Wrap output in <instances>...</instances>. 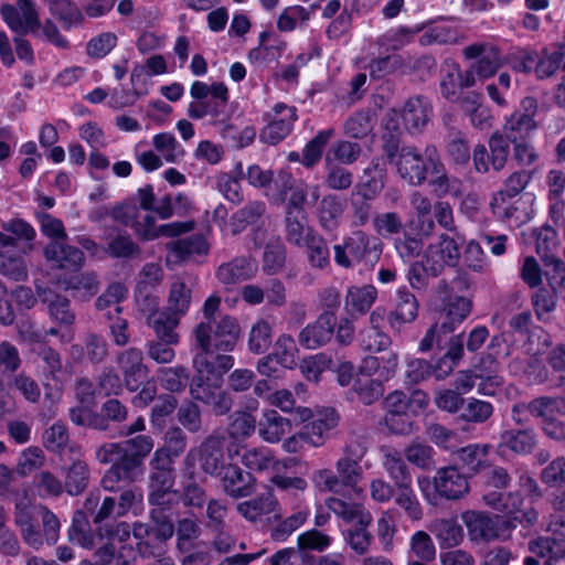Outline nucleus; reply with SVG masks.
<instances>
[{
    "mask_svg": "<svg viewBox=\"0 0 565 565\" xmlns=\"http://www.w3.org/2000/svg\"><path fill=\"white\" fill-rule=\"evenodd\" d=\"M309 509H300L279 522L271 531V537L275 541L282 542L298 530L308 519Z\"/></svg>",
    "mask_w": 565,
    "mask_h": 565,
    "instance_id": "e2e57ef3",
    "label": "nucleus"
},
{
    "mask_svg": "<svg viewBox=\"0 0 565 565\" xmlns=\"http://www.w3.org/2000/svg\"><path fill=\"white\" fill-rule=\"evenodd\" d=\"M89 481V468L87 463L77 458L65 468L64 487L68 494L77 495L82 493Z\"/></svg>",
    "mask_w": 565,
    "mask_h": 565,
    "instance_id": "4c0bfd02",
    "label": "nucleus"
},
{
    "mask_svg": "<svg viewBox=\"0 0 565 565\" xmlns=\"http://www.w3.org/2000/svg\"><path fill=\"white\" fill-rule=\"evenodd\" d=\"M0 14L8 28L18 34H35L41 29V21L32 0H17V6L3 4Z\"/></svg>",
    "mask_w": 565,
    "mask_h": 565,
    "instance_id": "f8f14e48",
    "label": "nucleus"
},
{
    "mask_svg": "<svg viewBox=\"0 0 565 565\" xmlns=\"http://www.w3.org/2000/svg\"><path fill=\"white\" fill-rule=\"evenodd\" d=\"M418 315V302L415 296L406 288L397 289V302L395 309L388 316L392 329H399L403 324L409 323Z\"/></svg>",
    "mask_w": 565,
    "mask_h": 565,
    "instance_id": "bb28decb",
    "label": "nucleus"
},
{
    "mask_svg": "<svg viewBox=\"0 0 565 565\" xmlns=\"http://www.w3.org/2000/svg\"><path fill=\"white\" fill-rule=\"evenodd\" d=\"M377 298V290L372 285L352 286L345 296V308L351 315H364Z\"/></svg>",
    "mask_w": 565,
    "mask_h": 565,
    "instance_id": "7c9ffc66",
    "label": "nucleus"
},
{
    "mask_svg": "<svg viewBox=\"0 0 565 565\" xmlns=\"http://www.w3.org/2000/svg\"><path fill=\"white\" fill-rule=\"evenodd\" d=\"M337 317L332 311L322 312L315 323L308 324L299 334V342L307 349H317L329 342L334 332Z\"/></svg>",
    "mask_w": 565,
    "mask_h": 565,
    "instance_id": "412c9836",
    "label": "nucleus"
},
{
    "mask_svg": "<svg viewBox=\"0 0 565 565\" xmlns=\"http://www.w3.org/2000/svg\"><path fill=\"white\" fill-rule=\"evenodd\" d=\"M127 288L125 285L120 282L111 284L103 295H100L96 300V308L99 311L106 310L105 316L108 319H113L114 315H118L120 312L119 303L127 296Z\"/></svg>",
    "mask_w": 565,
    "mask_h": 565,
    "instance_id": "c03bdc74",
    "label": "nucleus"
},
{
    "mask_svg": "<svg viewBox=\"0 0 565 565\" xmlns=\"http://www.w3.org/2000/svg\"><path fill=\"white\" fill-rule=\"evenodd\" d=\"M41 232L52 241L44 248L45 259L52 266L76 271L84 265V254L77 247L65 244L67 234L63 222L49 213H39Z\"/></svg>",
    "mask_w": 565,
    "mask_h": 565,
    "instance_id": "f03ea898",
    "label": "nucleus"
},
{
    "mask_svg": "<svg viewBox=\"0 0 565 565\" xmlns=\"http://www.w3.org/2000/svg\"><path fill=\"white\" fill-rule=\"evenodd\" d=\"M168 250L167 264H180L196 257L205 256L210 246L205 237L201 234H194L184 238H179L167 243Z\"/></svg>",
    "mask_w": 565,
    "mask_h": 565,
    "instance_id": "f3484780",
    "label": "nucleus"
},
{
    "mask_svg": "<svg viewBox=\"0 0 565 565\" xmlns=\"http://www.w3.org/2000/svg\"><path fill=\"white\" fill-rule=\"evenodd\" d=\"M339 422V416L333 408H321L316 412V416L306 429L308 444L313 447L322 446Z\"/></svg>",
    "mask_w": 565,
    "mask_h": 565,
    "instance_id": "4be33fe9",
    "label": "nucleus"
},
{
    "mask_svg": "<svg viewBox=\"0 0 565 565\" xmlns=\"http://www.w3.org/2000/svg\"><path fill=\"white\" fill-rule=\"evenodd\" d=\"M306 248L307 259L312 268L326 269L330 265V250L326 239L317 234L301 246Z\"/></svg>",
    "mask_w": 565,
    "mask_h": 565,
    "instance_id": "09e8293b",
    "label": "nucleus"
},
{
    "mask_svg": "<svg viewBox=\"0 0 565 565\" xmlns=\"http://www.w3.org/2000/svg\"><path fill=\"white\" fill-rule=\"evenodd\" d=\"M258 273V263L252 256H236L216 269L217 280L225 287L252 280Z\"/></svg>",
    "mask_w": 565,
    "mask_h": 565,
    "instance_id": "2eb2a0df",
    "label": "nucleus"
},
{
    "mask_svg": "<svg viewBox=\"0 0 565 565\" xmlns=\"http://www.w3.org/2000/svg\"><path fill=\"white\" fill-rule=\"evenodd\" d=\"M364 175L366 180L355 186L354 193L364 200H374L385 185L386 170L383 164L373 161L364 170Z\"/></svg>",
    "mask_w": 565,
    "mask_h": 565,
    "instance_id": "c756f323",
    "label": "nucleus"
},
{
    "mask_svg": "<svg viewBox=\"0 0 565 565\" xmlns=\"http://www.w3.org/2000/svg\"><path fill=\"white\" fill-rule=\"evenodd\" d=\"M42 300L49 305V312L53 320L70 326L74 322L75 316L70 309V301L51 290H44Z\"/></svg>",
    "mask_w": 565,
    "mask_h": 565,
    "instance_id": "8fccbe9b",
    "label": "nucleus"
},
{
    "mask_svg": "<svg viewBox=\"0 0 565 565\" xmlns=\"http://www.w3.org/2000/svg\"><path fill=\"white\" fill-rule=\"evenodd\" d=\"M286 259V248L280 241L269 242L264 250L263 270L268 275L279 273Z\"/></svg>",
    "mask_w": 565,
    "mask_h": 565,
    "instance_id": "bf43d9fd",
    "label": "nucleus"
},
{
    "mask_svg": "<svg viewBox=\"0 0 565 565\" xmlns=\"http://www.w3.org/2000/svg\"><path fill=\"white\" fill-rule=\"evenodd\" d=\"M369 246V235L363 231H354L344 236L341 244L333 246L334 262L340 267L351 268L365 257Z\"/></svg>",
    "mask_w": 565,
    "mask_h": 565,
    "instance_id": "4468645a",
    "label": "nucleus"
},
{
    "mask_svg": "<svg viewBox=\"0 0 565 565\" xmlns=\"http://www.w3.org/2000/svg\"><path fill=\"white\" fill-rule=\"evenodd\" d=\"M383 467L397 488L411 486L412 477L401 454L395 449H386L383 457Z\"/></svg>",
    "mask_w": 565,
    "mask_h": 565,
    "instance_id": "58836bf2",
    "label": "nucleus"
},
{
    "mask_svg": "<svg viewBox=\"0 0 565 565\" xmlns=\"http://www.w3.org/2000/svg\"><path fill=\"white\" fill-rule=\"evenodd\" d=\"M472 302L470 299L461 296L450 297L446 307V320L441 323L444 333L452 332L470 315Z\"/></svg>",
    "mask_w": 565,
    "mask_h": 565,
    "instance_id": "c9c22d12",
    "label": "nucleus"
},
{
    "mask_svg": "<svg viewBox=\"0 0 565 565\" xmlns=\"http://www.w3.org/2000/svg\"><path fill=\"white\" fill-rule=\"evenodd\" d=\"M117 363L122 373L126 388L130 392L137 391L140 382L148 374V367L143 363L141 350L130 348L122 351L117 356Z\"/></svg>",
    "mask_w": 565,
    "mask_h": 565,
    "instance_id": "aec40b11",
    "label": "nucleus"
},
{
    "mask_svg": "<svg viewBox=\"0 0 565 565\" xmlns=\"http://www.w3.org/2000/svg\"><path fill=\"white\" fill-rule=\"evenodd\" d=\"M431 113V105L426 98L420 96L411 97L405 102L401 111L391 110L386 127L397 130L399 127L398 118L401 117L405 129L411 134H416L422 131L429 122Z\"/></svg>",
    "mask_w": 565,
    "mask_h": 565,
    "instance_id": "9d476101",
    "label": "nucleus"
},
{
    "mask_svg": "<svg viewBox=\"0 0 565 565\" xmlns=\"http://www.w3.org/2000/svg\"><path fill=\"white\" fill-rule=\"evenodd\" d=\"M551 535L539 536L527 544V550L545 561L546 565L565 558V520L550 524Z\"/></svg>",
    "mask_w": 565,
    "mask_h": 565,
    "instance_id": "ddd939ff",
    "label": "nucleus"
},
{
    "mask_svg": "<svg viewBox=\"0 0 565 565\" xmlns=\"http://www.w3.org/2000/svg\"><path fill=\"white\" fill-rule=\"evenodd\" d=\"M335 468L342 487L350 488L358 495L362 494L363 489L359 487L362 468L359 461L345 456L337 461Z\"/></svg>",
    "mask_w": 565,
    "mask_h": 565,
    "instance_id": "a19ab883",
    "label": "nucleus"
},
{
    "mask_svg": "<svg viewBox=\"0 0 565 565\" xmlns=\"http://www.w3.org/2000/svg\"><path fill=\"white\" fill-rule=\"evenodd\" d=\"M192 290L180 279L174 280L170 286L167 310L179 317H184L190 308Z\"/></svg>",
    "mask_w": 565,
    "mask_h": 565,
    "instance_id": "79ce46f5",
    "label": "nucleus"
},
{
    "mask_svg": "<svg viewBox=\"0 0 565 565\" xmlns=\"http://www.w3.org/2000/svg\"><path fill=\"white\" fill-rule=\"evenodd\" d=\"M224 443L221 438L209 437L199 448L191 449L186 455L189 463L198 461L209 475H217L223 467Z\"/></svg>",
    "mask_w": 565,
    "mask_h": 565,
    "instance_id": "6ab92c4d",
    "label": "nucleus"
},
{
    "mask_svg": "<svg viewBox=\"0 0 565 565\" xmlns=\"http://www.w3.org/2000/svg\"><path fill=\"white\" fill-rule=\"evenodd\" d=\"M310 19V12L301 6H290L284 9L277 20V29L281 32H291L299 22Z\"/></svg>",
    "mask_w": 565,
    "mask_h": 565,
    "instance_id": "69168bd1",
    "label": "nucleus"
},
{
    "mask_svg": "<svg viewBox=\"0 0 565 565\" xmlns=\"http://www.w3.org/2000/svg\"><path fill=\"white\" fill-rule=\"evenodd\" d=\"M536 445L535 434L531 429L504 430L500 436L497 451L504 456L508 451L520 455L530 454Z\"/></svg>",
    "mask_w": 565,
    "mask_h": 565,
    "instance_id": "393cba45",
    "label": "nucleus"
},
{
    "mask_svg": "<svg viewBox=\"0 0 565 565\" xmlns=\"http://www.w3.org/2000/svg\"><path fill=\"white\" fill-rule=\"evenodd\" d=\"M291 430V422L275 409H265L258 423V435L267 443L276 444Z\"/></svg>",
    "mask_w": 565,
    "mask_h": 565,
    "instance_id": "a878e982",
    "label": "nucleus"
},
{
    "mask_svg": "<svg viewBox=\"0 0 565 565\" xmlns=\"http://www.w3.org/2000/svg\"><path fill=\"white\" fill-rule=\"evenodd\" d=\"M417 484L427 501H431L435 493L447 500H458L469 492L467 477L455 466L438 469L433 482L428 477H420Z\"/></svg>",
    "mask_w": 565,
    "mask_h": 565,
    "instance_id": "0eeeda50",
    "label": "nucleus"
},
{
    "mask_svg": "<svg viewBox=\"0 0 565 565\" xmlns=\"http://www.w3.org/2000/svg\"><path fill=\"white\" fill-rule=\"evenodd\" d=\"M238 321L224 316L218 321H201L194 329L195 343L205 353L232 351L239 338Z\"/></svg>",
    "mask_w": 565,
    "mask_h": 565,
    "instance_id": "39448f33",
    "label": "nucleus"
},
{
    "mask_svg": "<svg viewBox=\"0 0 565 565\" xmlns=\"http://www.w3.org/2000/svg\"><path fill=\"white\" fill-rule=\"evenodd\" d=\"M409 548L414 557L422 563H430L436 558L435 544L425 531H416L409 539Z\"/></svg>",
    "mask_w": 565,
    "mask_h": 565,
    "instance_id": "5fc2aeb1",
    "label": "nucleus"
},
{
    "mask_svg": "<svg viewBox=\"0 0 565 565\" xmlns=\"http://www.w3.org/2000/svg\"><path fill=\"white\" fill-rule=\"evenodd\" d=\"M328 509L345 523H355V529H349L345 541L358 554H364L370 546L371 535L367 526L372 522V515L362 503L347 502L337 497L326 500Z\"/></svg>",
    "mask_w": 565,
    "mask_h": 565,
    "instance_id": "20e7f679",
    "label": "nucleus"
},
{
    "mask_svg": "<svg viewBox=\"0 0 565 565\" xmlns=\"http://www.w3.org/2000/svg\"><path fill=\"white\" fill-rule=\"evenodd\" d=\"M469 540L473 543L505 541L515 524L511 518L490 515L482 511H466L461 514Z\"/></svg>",
    "mask_w": 565,
    "mask_h": 565,
    "instance_id": "423d86ee",
    "label": "nucleus"
},
{
    "mask_svg": "<svg viewBox=\"0 0 565 565\" xmlns=\"http://www.w3.org/2000/svg\"><path fill=\"white\" fill-rule=\"evenodd\" d=\"M45 456L41 448L30 446L23 449L18 458L15 472L20 476H28L44 465Z\"/></svg>",
    "mask_w": 565,
    "mask_h": 565,
    "instance_id": "0e129e2a",
    "label": "nucleus"
},
{
    "mask_svg": "<svg viewBox=\"0 0 565 565\" xmlns=\"http://www.w3.org/2000/svg\"><path fill=\"white\" fill-rule=\"evenodd\" d=\"M271 354L279 365L286 369H294L297 363L298 354L294 338L289 334H280L275 342Z\"/></svg>",
    "mask_w": 565,
    "mask_h": 565,
    "instance_id": "864d4df0",
    "label": "nucleus"
},
{
    "mask_svg": "<svg viewBox=\"0 0 565 565\" xmlns=\"http://www.w3.org/2000/svg\"><path fill=\"white\" fill-rule=\"evenodd\" d=\"M242 462L250 470L263 471L274 468L276 460L268 447L246 448L242 454Z\"/></svg>",
    "mask_w": 565,
    "mask_h": 565,
    "instance_id": "3c124183",
    "label": "nucleus"
},
{
    "mask_svg": "<svg viewBox=\"0 0 565 565\" xmlns=\"http://www.w3.org/2000/svg\"><path fill=\"white\" fill-rule=\"evenodd\" d=\"M492 213L502 221L520 225L531 218L529 201L523 196L494 194L490 203Z\"/></svg>",
    "mask_w": 565,
    "mask_h": 565,
    "instance_id": "a211bd4d",
    "label": "nucleus"
},
{
    "mask_svg": "<svg viewBox=\"0 0 565 565\" xmlns=\"http://www.w3.org/2000/svg\"><path fill=\"white\" fill-rule=\"evenodd\" d=\"M204 363L202 358L195 362V375L190 384V394L194 399L211 405L214 413L226 414L232 407V398L222 391L223 380L220 379V374H212L209 377L210 382H204Z\"/></svg>",
    "mask_w": 565,
    "mask_h": 565,
    "instance_id": "6e6552de",
    "label": "nucleus"
},
{
    "mask_svg": "<svg viewBox=\"0 0 565 565\" xmlns=\"http://www.w3.org/2000/svg\"><path fill=\"white\" fill-rule=\"evenodd\" d=\"M152 145L168 163L179 162L184 157V149L175 137L169 132L157 134L152 138Z\"/></svg>",
    "mask_w": 565,
    "mask_h": 565,
    "instance_id": "49530a36",
    "label": "nucleus"
},
{
    "mask_svg": "<svg viewBox=\"0 0 565 565\" xmlns=\"http://www.w3.org/2000/svg\"><path fill=\"white\" fill-rule=\"evenodd\" d=\"M278 502L276 498L269 492L267 494L238 503L237 511L246 520L255 522L263 515L275 511Z\"/></svg>",
    "mask_w": 565,
    "mask_h": 565,
    "instance_id": "e433bc0d",
    "label": "nucleus"
},
{
    "mask_svg": "<svg viewBox=\"0 0 565 565\" xmlns=\"http://www.w3.org/2000/svg\"><path fill=\"white\" fill-rule=\"evenodd\" d=\"M399 491L395 497V503L404 510L407 518L412 521H419L423 518V508L411 486L398 488Z\"/></svg>",
    "mask_w": 565,
    "mask_h": 565,
    "instance_id": "338daca9",
    "label": "nucleus"
},
{
    "mask_svg": "<svg viewBox=\"0 0 565 565\" xmlns=\"http://www.w3.org/2000/svg\"><path fill=\"white\" fill-rule=\"evenodd\" d=\"M222 481L225 492L234 498L247 497L254 490L253 476L237 466L225 467Z\"/></svg>",
    "mask_w": 565,
    "mask_h": 565,
    "instance_id": "cd10ccee",
    "label": "nucleus"
},
{
    "mask_svg": "<svg viewBox=\"0 0 565 565\" xmlns=\"http://www.w3.org/2000/svg\"><path fill=\"white\" fill-rule=\"evenodd\" d=\"M425 270L433 277L439 276L447 267H456L460 259V246L454 237L440 234L424 249Z\"/></svg>",
    "mask_w": 565,
    "mask_h": 565,
    "instance_id": "1a4fd4ad",
    "label": "nucleus"
},
{
    "mask_svg": "<svg viewBox=\"0 0 565 565\" xmlns=\"http://www.w3.org/2000/svg\"><path fill=\"white\" fill-rule=\"evenodd\" d=\"M489 450V445L472 444L462 448L457 447L454 452L469 471L477 473L487 467Z\"/></svg>",
    "mask_w": 565,
    "mask_h": 565,
    "instance_id": "ea45409f",
    "label": "nucleus"
},
{
    "mask_svg": "<svg viewBox=\"0 0 565 565\" xmlns=\"http://www.w3.org/2000/svg\"><path fill=\"white\" fill-rule=\"evenodd\" d=\"M361 154V147L356 142L338 141L335 142L326 156V163L330 164L333 161H339L343 164H352Z\"/></svg>",
    "mask_w": 565,
    "mask_h": 565,
    "instance_id": "13d9d810",
    "label": "nucleus"
},
{
    "mask_svg": "<svg viewBox=\"0 0 565 565\" xmlns=\"http://www.w3.org/2000/svg\"><path fill=\"white\" fill-rule=\"evenodd\" d=\"M73 541L85 548H93L96 544H100L95 553L96 564L106 565L109 564L115 555V544L111 541L103 540L102 542L97 539V534L93 535L83 530L74 527V533L71 534Z\"/></svg>",
    "mask_w": 565,
    "mask_h": 565,
    "instance_id": "473e14b6",
    "label": "nucleus"
},
{
    "mask_svg": "<svg viewBox=\"0 0 565 565\" xmlns=\"http://www.w3.org/2000/svg\"><path fill=\"white\" fill-rule=\"evenodd\" d=\"M271 343V326L266 320L256 321L249 332L248 349L255 353H264Z\"/></svg>",
    "mask_w": 565,
    "mask_h": 565,
    "instance_id": "052dcab7",
    "label": "nucleus"
},
{
    "mask_svg": "<svg viewBox=\"0 0 565 565\" xmlns=\"http://www.w3.org/2000/svg\"><path fill=\"white\" fill-rule=\"evenodd\" d=\"M180 320L181 317L164 309L149 319L147 324L153 329L158 339L168 343H179L180 337L175 329Z\"/></svg>",
    "mask_w": 565,
    "mask_h": 565,
    "instance_id": "2f4dec72",
    "label": "nucleus"
},
{
    "mask_svg": "<svg viewBox=\"0 0 565 565\" xmlns=\"http://www.w3.org/2000/svg\"><path fill=\"white\" fill-rule=\"evenodd\" d=\"M344 209V202H342L337 195H324L317 210V216L320 225L327 231L335 230L340 223Z\"/></svg>",
    "mask_w": 565,
    "mask_h": 565,
    "instance_id": "f704fd0d",
    "label": "nucleus"
},
{
    "mask_svg": "<svg viewBox=\"0 0 565 565\" xmlns=\"http://www.w3.org/2000/svg\"><path fill=\"white\" fill-rule=\"evenodd\" d=\"M483 501L488 507L503 512L507 518L512 516L513 521L519 519L516 514L520 512L522 503L520 497L512 495L511 493L504 495L500 492L491 491L483 495Z\"/></svg>",
    "mask_w": 565,
    "mask_h": 565,
    "instance_id": "de8ad7c7",
    "label": "nucleus"
},
{
    "mask_svg": "<svg viewBox=\"0 0 565 565\" xmlns=\"http://www.w3.org/2000/svg\"><path fill=\"white\" fill-rule=\"evenodd\" d=\"M461 70L454 61H446L441 66L440 90L445 98L454 100L461 89Z\"/></svg>",
    "mask_w": 565,
    "mask_h": 565,
    "instance_id": "a18cd8bd",
    "label": "nucleus"
},
{
    "mask_svg": "<svg viewBox=\"0 0 565 565\" xmlns=\"http://www.w3.org/2000/svg\"><path fill=\"white\" fill-rule=\"evenodd\" d=\"M532 416L542 419V424L555 417L565 416V399L541 396L531 401Z\"/></svg>",
    "mask_w": 565,
    "mask_h": 565,
    "instance_id": "37998d69",
    "label": "nucleus"
},
{
    "mask_svg": "<svg viewBox=\"0 0 565 565\" xmlns=\"http://www.w3.org/2000/svg\"><path fill=\"white\" fill-rule=\"evenodd\" d=\"M499 362L491 356L482 360V365L477 369V376L480 381L477 392L484 396H495L503 388V379L498 375Z\"/></svg>",
    "mask_w": 565,
    "mask_h": 565,
    "instance_id": "c85d7f7f",
    "label": "nucleus"
},
{
    "mask_svg": "<svg viewBox=\"0 0 565 565\" xmlns=\"http://www.w3.org/2000/svg\"><path fill=\"white\" fill-rule=\"evenodd\" d=\"M111 217L125 226L130 227L143 241H153L161 236L174 237L190 232L194 222H171L157 225L153 211H146L132 203H124L111 210Z\"/></svg>",
    "mask_w": 565,
    "mask_h": 565,
    "instance_id": "f257e3e1",
    "label": "nucleus"
},
{
    "mask_svg": "<svg viewBox=\"0 0 565 565\" xmlns=\"http://www.w3.org/2000/svg\"><path fill=\"white\" fill-rule=\"evenodd\" d=\"M332 136L333 129L321 130L306 145L301 160L303 166L312 167L320 160L322 151Z\"/></svg>",
    "mask_w": 565,
    "mask_h": 565,
    "instance_id": "680f3d73",
    "label": "nucleus"
},
{
    "mask_svg": "<svg viewBox=\"0 0 565 565\" xmlns=\"http://www.w3.org/2000/svg\"><path fill=\"white\" fill-rule=\"evenodd\" d=\"M463 264L469 270L479 274L489 271L491 267L489 257L482 249L480 243L475 239H471L466 244L463 250Z\"/></svg>",
    "mask_w": 565,
    "mask_h": 565,
    "instance_id": "603ef678",
    "label": "nucleus"
},
{
    "mask_svg": "<svg viewBox=\"0 0 565 565\" xmlns=\"http://www.w3.org/2000/svg\"><path fill=\"white\" fill-rule=\"evenodd\" d=\"M510 153L509 140L500 134H493L484 145H477L472 152L475 170L479 173H487L491 169L500 171L504 168Z\"/></svg>",
    "mask_w": 565,
    "mask_h": 565,
    "instance_id": "9b49d317",
    "label": "nucleus"
},
{
    "mask_svg": "<svg viewBox=\"0 0 565 565\" xmlns=\"http://www.w3.org/2000/svg\"><path fill=\"white\" fill-rule=\"evenodd\" d=\"M427 529L434 534L441 550L460 545L465 537L463 529L456 518L435 519Z\"/></svg>",
    "mask_w": 565,
    "mask_h": 565,
    "instance_id": "b1692460",
    "label": "nucleus"
},
{
    "mask_svg": "<svg viewBox=\"0 0 565 565\" xmlns=\"http://www.w3.org/2000/svg\"><path fill=\"white\" fill-rule=\"evenodd\" d=\"M318 233L307 224L306 212L286 213V237L290 244L301 247Z\"/></svg>",
    "mask_w": 565,
    "mask_h": 565,
    "instance_id": "72a5a7b5",
    "label": "nucleus"
},
{
    "mask_svg": "<svg viewBox=\"0 0 565 565\" xmlns=\"http://www.w3.org/2000/svg\"><path fill=\"white\" fill-rule=\"evenodd\" d=\"M173 471H151L149 481V502L159 508L169 505L177 498L173 490Z\"/></svg>",
    "mask_w": 565,
    "mask_h": 565,
    "instance_id": "5701e85b",
    "label": "nucleus"
},
{
    "mask_svg": "<svg viewBox=\"0 0 565 565\" xmlns=\"http://www.w3.org/2000/svg\"><path fill=\"white\" fill-rule=\"evenodd\" d=\"M331 359L324 353H318L303 359L299 365L302 375L308 381L318 382L321 374L329 369Z\"/></svg>",
    "mask_w": 565,
    "mask_h": 565,
    "instance_id": "774afa93",
    "label": "nucleus"
},
{
    "mask_svg": "<svg viewBox=\"0 0 565 565\" xmlns=\"http://www.w3.org/2000/svg\"><path fill=\"white\" fill-rule=\"evenodd\" d=\"M160 385L169 392L182 391L189 381V373L184 366L161 367L158 370Z\"/></svg>",
    "mask_w": 565,
    "mask_h": 565,
    "instance_id": "6e6d98bb",
    "label": "nucleus"
},
{
    "mask_svg": "<svg viewBox=\"0 0 565 565\" xmlns=\"http://www.w3.org/2000/svg\"><path fill=\"white\" fill-rule=\"evenodd\" d=\"M297 119L296 108L285 104H277L273 108L271 119L260 132V140L276 145L285 139L291 131Z\"/></svg>",
    "mask_w": 565,
    "mask_h": 565,
    "instance_id": "dca6fc26",
    "label": "nucleus"
},
{
    "mask_svg": "<svg viewBox=\"0 0 565 565\" xmlns=\"http://www.w3.org/2000/svg\"><path fill=\"white\" fill-rule=\"evenodd\" d=\"M386 154L397 174L411 185L423 184L429 169L439 167V154L434 146H427L423 152L412 146H403L395 150L388 148Z\"/></svg>",
    "mask_w": 565,
    "mask_h": 565,
    "instance_id": "7ed1b4c3",
    "label": "nucleus"
},
{
    "mask_svg": "<svg viewBox=\"0 0 565 565\" xmlns=\"http://www.w3.org/2000/svg\"><path fill=\"white\" fill-rule=\"evenodd\" d=\"M382 382V380L372 377L356 376L353 383V391L363 404L370 405L383 395Z\"/></svg>",
    "mask_w": 565,
    "mask_h": 565,
    "instance_id": "4d7b16f0",
    "label": "nucleus"
}]
</instances>
